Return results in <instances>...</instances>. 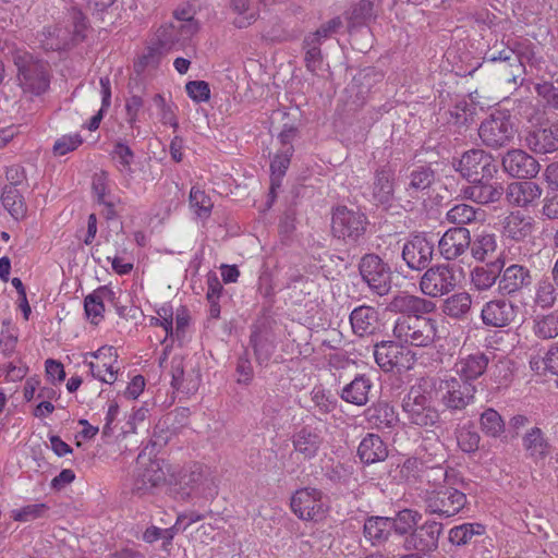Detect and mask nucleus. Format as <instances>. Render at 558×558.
I'll return each mask as SVG.
<instances>
[{
    "mask_svg": "<svg viewBox=\"0 0 558 558\" xmlns=\"http://www.w3.org/2000/svg\"><path fill=\"white\" fill-rule=\"evenodd\" d=\"M422 500L427 513L442 518L456 515L466 505L465 494L450 485L425 490Z\"/></svg>",
    "mask_w": 558,
    "mask_h": 558,
    "instance_id": "nucleus-5",
    "label": "nucleus"
},
{
    "mask_svg": "<svg viewBox=\"0 0 558 558\" xmlns=\"http://www.w3.org/2000/svg\"><path fill=\"white\" fill-rule=\"evenodd\" d=\"M84 310L87 318L90 319L92 324L97 325L98 322L104 317L105 304L101 300V295L94 290L90 294L84 299Z\"/></svg>",
    "mask_w": 558,
    "mask_h": 558,
    "instance_id": "nucleus-56",
    "label": "nucleus"
},
{
    "mask_svg": "<svg viewBox=\"0 0 558 558\" xmlns=\"http://www.w3.org/2000/svg\"><path fill=\"white\" fill-rule=\"evenodd\" d=\"M457 278L449 265H436L427 267L420 281L423 294L429 298H438L453 291Z\"/></svg>",
    "mask_w": 558,
    "mask_h": 558,
    "instance_id": "nucleus-12",
    "label": "nucleus"
},
{
    "mask_svg": "<svg viewBox=\"0 0 558 558\" xmlns=\"http://www.w3.org/2000/svg\"><path fill=\"white\" fill-rule=\"evenodd\" d=\"M446 218L450 223L462 227L476 219V210L470 205L459 204L448 210Z\"/></svg>",
    "mask_w": 558,
    "mask_h": 558,
    "instance_id": "nucleus-55",
    "label": "nucleus"
},
{
    "mask_svg": "<svg viewBox=\"0 0 558 558\" xmlns=\"http://www.w3.org/2000/svg\"><path fill=\"white\" fill-rule=\"evenodd\" d=\"M469 250L476 260L484 262L497 250L496 235L485 231L476 234L473 240L471 239V246Z\"/></svg>",
    "mask_w": 558,
    "mask_h": 558,
    "instance_id": "nucleus-45",
    "label": "nucleus"
},
{
    "mask_svg": "<svg viewBox=\"0 0 558 558\" xmlns=\"http://www.w3.org/2000/svg\"><path fill=\"white\" fill-rule=\"evenodd\" d=\"M372 388L371 378L364 374H359L342 388L340 398L348 403L363 407L369 400Z\"/></svg>",
    "mask_w": 558,
    "mask_h": 558,
    "instance_id": "nucleus-32",
    "label": "nucleus"
},
{
    "mask_svg": "<svg viewBox=\"0 0 558 558\" xmlns=\"http://www.w3.org/2000/svg\"><path fill=\"white\" fill-rule=\"evenodd\" d=\"M324 438L316 428L304 426L293 435L294 450L302 454L304 460L315 458L323 445Z\"/></svg>",
    "mask_w": 558,
    "mask_h": 558,
    "instance_id": "nucleus-30",
    "label": "nucleus"
},
{
    "mask_svg": "<svg viewBox=\"0 0 558 558\" xmlns=\"http://www.w3.org/2000/svg\"><path fill=\"white\" fill-rule=\"evenodd\" d=\"M374 16V2L373 0H361L356 3L349 16H348V27L351 31L352 28L362 26L366 24Z\"/></svg>",
    "mask_w": 558,
    "mask_h": 558,
    "instance_id": "nucleus-51",
    "label": "nucleus"
},
{
    "mask_svg": "<svg viewBox=\"0 0 558 558\" xmlns=\"http://www.w3.org/2000/svg\"><path fill=\"white\" fill-rule=\"evenodd\" d=\"M136 465L132 485L133 494L140 497L145 496L166 482V473L158 460L143 462L142 456L140 454L136 460Z\"/></svg>",
    "mask_w": 558,
    "mask_h": 558,
    "instance_id": "nucleus-15",
    "label": "nucleus"
},
{
    "mask_svg": "<svg viewBox=\"0 0 558 558\" xmlns=\"http://www.w3.org/2000/svg\"><path fill=\"white\" fill-rule=\"evenodd\" d=\"M444 525L435 520H427L403 539L402 547L405 551H415L427 558L438 549L439 538Z\"/></svg>",
    "mask_w": 558,
    "mask_h": 558,
    "instance_id": "nucleus-10",
    "label": "nucleus"
},
{
    "mask_svg": "<svg viewBox=\"0 0 558 558\" xmlns=\"http://www.w3.org/2000/svg\"><path fill=\"white\" fill-rule=\"evenodd\" d=\"M489 357L484 352H475L461 356L454 364V372L458 379L473 383L487 369Z\"/></svg>",
    "mask_w": 558,
    "mask_h": 558,
    "instance_id": "nucleus-28",
    "label": "nucleus"
},
{
    "mask_svg": "<svg viewBox=\"0 0 558 558\" xmlns=\"http://www.w3.org/2000/svg\"><path fill=\"white\" fill-rule=\"evenodd\" d=\"M83 143V138L80 134L63 135L56 141L53 145V153L58 156H64L65 154L75 150Z\"/></svg>",
    "mask_w": 558,
    "mask_h": 558,
    "instance_id": "nucleus-64",
    "label": "nucleus"
},
{
    "mask_svg": "<svg viewBox=\"0 0 558 558\" xmlns=\"http://www.w3.org/2000/svg\"><path fill=\"white\" fill-rule=\"evenodd\" d=\"M357 269L362 281L373 293L379 296L389 293L392 272L389 265L385 263L379 255L375 253L364 254L360 258Z\"/></svg>",
    "mask_w": 558,
    "mask_h": 558,
    "instance_id": "nucleus-7",
    "label": "nucleus"
},
{
    "mask_svg": "<svg viewBox=\"0 0 558 558\" xmlns=\"http://www.w3.org/2000/svg\"><path fill=\"white\" fill-rule=\"evenodd\" d=\"M39 41L47 51H58L69 46L68 33L60 26H46L40 32Z\"/></svg>",
    "mask_w": 558,
    "mask_h": 558,
    "instance_id": "nucleus-42",
    "label": "nucleus"
},
{
    "mask_svg": "<svg viewBox=\"0 0 558 558\" xmlns=\"http://www.w3.org/2000/svg\"><path fill=\"white\" fill-rule=\"evenodd\" d=\"M534 333L541 339H554L558 336V314L550 313L535 319Z\"/></svg>",
    "mask_w": 558,
    "mask_h": 558,
    "instance_id": "nucleus-52",
    "label": "nucleus"
},
{
    "mask_svg": "<svg viewBox=\"0 0 558 558\" xmlns=\"http://www.w3.org/2000/svg\"><path fill=\"white\" fill-rule=\"evenodd\" d=\"M368 225L367 216L360 210L339 206L332 213V234L348 245H362L365 242Z\"/></svg>",
    "mask_w": 558,
    "mask_h": 558,
    "instance_id": "nucleus-3",
    "label": "nucleus"
},
{
    "mask_svg": "<svg viewBox=\"0 0 558 558\" xmlns=\"http://www.w3.org/2000/svg\"><path fill=\"white\" fill-rule=\"evenodd\" d=\"M505 266L502 258H496V260L486 264L485 266L475 267L471 272V281L473 286L480 290H488L496 282L498 283L499 275Z\"/></svg>",
    "mask_w": 558,
    "mask_h": 558,
    "instance_id": "nucleus-35",
    "label": "nucleus"
},
{
    "mask_svg": "<svg viewBox=\"0 0 558 558\" xmlns=\"http://www.w3.org/2000/svg\"><path fill=\"white\" fill-rule=\"evenodd\" d=\"M230 7L238 16L233 20L236 28H246L257 21L258 13L250 10V0H230Z\"/></svg>",
    "mask_w": 558,
    "mask_h": 558,
    "instance_id": "nucleus-50",
    "label": "nucleus"
},
{
    "mask_svg": "<svg viewBox=\"0 0 558 558\" xmlns=\"http://www.w3.org/2000/svg\"><path fill=\"white\" fill-rule=\"evenodd\" d=\"M190 204L196 208L198 217H208L211 213L213 202L210 197L196 187H192L190 192Z\"/></svg>",
    "mask_w": 558,
    "mask_h": 558,
    "instance_id": "nucleus-58",
    "label": "nucleus"
},
{
    "mask_svg": "<svg viewBox=\"0 0 558 558\" xmlns=\"http://www.w3.org/2000/svg\"><path fill=\"white\" fill-rule=\"evenodd\" d=\"M322 498L323 493L317 488H301L292 495L290 507L299 519L316 521L325 515Z\"/></svg>",
    "mask_w": 558,
    "mask_h": 558,
    "instance_id": "nucleus-13",
    "label": "nucleus"
},
{
    "mask_svg": "<svg viewBox=\"0 0 558 558\" xmlns=\"http://www.w3.org/2000/svg\"><path fill=\"white\" fill-rule=\"evenodd\" d=\"M428 383L435 399L444 408V411L451 414L463 412L475 401L477 387L473 383L457 377L430 379Z\"/></svg>",
    "mask_w": 558,
    "mask_h": 558,
    "instance_id": "nucleus-1",
    "label": "nucleus"
},
{
    "mask_svg": "<svg viewBox=\"0 0 558 558\" xmlns=\"http://www.w3.org/2000/svg\"><path fill=\"white\" fill-rule=\"evenodd\" d=\"M421 520L422 514L417 510L407 508L398 511L395 517L390 518L389 525L391 531L405 538L418 525Z\"/></svg>",
    "mask_w": 558,
    "mask_h": 558,
    "instance_id": "nucleus-39",
    "label": "nucleus"
},
{
    "mask_svg": "<svg viewBox=\"0 0 558 558\" xmlns=\"http://www.w3.org/2000/svg\"><path fill=\"white\" fill-rule=\"evenodd\" d=\"M435 398L429 388L428 380L412 386L402 399V412L411 424L428 427L434 426L439 420L438 410L430 404Z\"/></svg>",
    "mask_w": 558,
    "mask_h": 558,
    "instance_id": "nucleus-2",
    "label": "nucleus"
},
{
    "mask_svg": "<svg viewBox=\"0 0 558 558\" xmlns=\"http://www.w3.org/2000/svg\"><path fill=\"white\" fill-rule=\"evenodd\" d=\"M22 88L34 95L44 94L50 85L49 65L27 52L14 57Z\"/></svg>",
    "mask_w": 558,
    "mask_h": 558,
    "instance_id": "nucleus-4",
    "label": "nucleus"
},
{
    "mask_svg": "<svg viewBox=\"0 0 558 558\" xmlns=\"http://www.w3.org/2000/svg\"><path fill=\"white\" fill-rule=\"evenodd\" d=\"M511 116L505 111L490 113L478 128L482 143L489 148H501L509 145L514 137Z\"/></svg>",
    "mask_w": 558,
    "mask_h": 558,
    "instance_id": "nucleus-9",
    "label": "nucleus"
},
{
    "mask_svg": "<svg viewBox=\"0 0 558 558\" xmlns=\"http://www.w3.org/2000/svg\"><path fill=\"white\" fill-rule=\"evenodd\" d=\"M524 141L527 148L537 155L557 151L558 120L547 126H539L529 131Z\"/></svg>",
    "mask_w": 558,
    "mask_h": 558,
    "instance_id": "nucleus-20",
    "label": "nucleus"
},
{
    "mask_svg": "<svg viewBox=\"0 0 558 558\" xmlns=\"http://www.w3.org/2000/svg\"><path fill=\"white\" fill-rule=\"evenodd\" d=\"M367 422L377 429H390L398 422L395 408L388 402L379 401L365 411Z\"/></svg>",
    "mask_w": 558,
    "mask_h": 558,
    "instance_id": "nucleus-33",
    "label": "nucleus"
},
{
    "mask_svg": "<svg viewBox=\"0 0 558 558\" xmlns=\"http://www.w3.org/2000/svg\"><path fill=\"white\" fill-rule=\"evenodd\" d=\"M485 533V526L481 523H463L453 526L449 531V542L456 546H465L471 544L475 537Z\"/></svg>",
    "mask_w": 558,
    "mask_h": 558,
    "instance_id": "nucleus-44",
    "label": "nucleus"
},
{
    "mask_svg": "<svg viewBox=\"0 0 558 558\" xmlns=\"http://www.w3.org/2000/svg\"><path fill=\"white\" fill-rule=\"evenodd\" d=\"M173 22L161 25L156 32V41L153 47L148 48V53L144 54L140 61V65L146 66L149 64L150 58L154 54H161L170 50H179L184 46L181 36Z\"/></svg>",
    "mask_w": 558,
    "mask_h": 558,
    "instance_id": "nucleus-22",
    "label": "nucleus"
},
{
    "mask_svg": "<svg viewBox=\"0 0 558 558\" xmlns=\"http://www.w3.org/2000/svg\"><path fill=\"white\" fill-rule=\"evenodd\" d=\"M453 169L468 182L476 179H493L498 172L494 157L483 149L464 151L460 158L452 159Z\"/></svg>",
    "mask_w": 558,
    "mask_h": 558,
    "instance_id": "nucleus-6",
    "label": "nucleus"
},
{
    "mask_svg": "<svg viewBox=\"0 0 558 558\" xmlns=\"http://www.w3.org/2000/svg\"><path fill=\"white\" fill-rule=\"evenodd\" d=\"M492 179H476L462 186L460 195L480 205H487L498 202L504 195L505 189L500 183L490 182Z\"/></svg>",
    "mask_w": 558,
    "mask_h": 558,
    "instance_id": "nucleus-19",
    "label": "nucleus"
},
{
    "mask_svg": "<svg viewBox=\"0 0 558 558\" xmlns=\"http://www.w3.org/2000/svg\"><path fill=\"white\" fill-rule=\"evenodd\" d=\"M389 307L391 311L402 314L401 317L422 318L433 313L436 310V304L421 296L398 294L391 300Z\"/></svg>",
    "mask_w": 558,
    "mask_h": 558,
    "instance_id": "nucleus-24",
    "label": "nucleus"
},
{
    "mask_svg": "<svg viewBox=\"0 0 558 558\" xmlns=\"http://www.w3.org/2000/svg\"><path fill=\"white\" fill-rule=\"evenodd\" d=\"M393 335L407 344L427 347L434 342L436 322L429 317H399L395 323Z\"/></svg>",
    "mask_w": 558,
    "mask_h": 558,
    "instance_id": "nucleus-8",
    "label": "nucleus"
},
{
    "mask_svg": "<svg viewBox=\"0 0 558 558\" xmlns=\"http://www.w3.org/2000/svg\"><path fill=\"white\" fill-rule=\"evenodd\" d=\"M472 308V298L468 292H458L447 298L442 313L454 319H465Z\"/></svg>",
    "mask_w": 558,
    "mask_h": 558,
    "instance_id": "nucleus-37",
    "label": "nucleus"
},
{
    "mask_svg": "<svg viewBox=\"0 0 558 558\" xmlns=\"http://www.w3.org/2000/svg\"><path fill=\"white\" fill-rule=\"evenodd\" d=\"M311 400L313 401L317 412L320 414H328L337 407V400L335 397L322 387L313 388L311 391Z\"/></svg>",
    "mask_w": 558,
    "mask_h": 558,
    "instance_id": "nucleus-54",
    "label": "nucleus"
},
{
    "mask_svg": "<svg viewBox=\"0 0 558 558\" xmlns=\"http://www.w3.org/2000/svg\"><path fill=\"white\" fill-rule=\"evenodd\" d=\"M293 146H287L277 153L270 163V192L274 193L276 189L280 187L281 179L286 174L291 157L293 155Z\"/></svg>",
    "mask_w": 558,
    "mask_h": 558,
    "instance_id": "nucleus-41",
    "label": "nucleus"
},
{
    "mask_svg": "<svg viewBox=\"0 0 558 558\" xmlns=\"http://www.w3.org/2000/svg\"><path fill=\"white\" fill-rule=\"evenodd\" d=\"M186 484H190L192 487L202 488L203 493L210 492L216 487L210 470L203 465H195V469L189 474Z\"/></svg>",
    "mask_w": 558,
    "mask_h": 558,
    "instance_id": "nucleus-53",
    "label": "nucleus"
},
{
    "mask_svg": "<svg viewBox=\"0 0 558 558\" xmlns=\"http://www.w3.org/2000/svg\"><path fill=\"white\" fill-rule=\"evenodd\" d=\"M422 477L425 478L427 483L432 484L434 488H438L442 486V483H449L450 481L449 471L440 463L422 471Z\"/></svg>",
    "mask_w": 558,
    "mask_h": 558,
    "instance_id": "nucleus-60",
    "label": "nucleus"
},
{
    "mask_svg": "<svg viewBox=\"0 0 558 558\" xmlns=\"http://www.w3.org/2000/svg\"><path fill=\"white\" fill-rule=\"evenodd\" d=\"M521 442L525 457L535 464L543 462L550 453L549 440L538 426L527 428L522 435Z\"/></svg>",
    "mask_w": 558,
    "mask_h": 558,
    "instance_id": "nucleus-26",
    "label": "nucleus"
},
{
    "mask_svg": "<svg viewBox=\"0 0 558 558\" xmlns=\"http://www.w3.org/2000/svg\"><path fill=\"white\" fill-rule=\"evenodd\" d=\"M113 158L118 159L119 170L121 172L131 173V165L134 160V153L126 144L117 142L112 150Z\"/></svg>",
    "mask_w": 558,
    "mask_h": 558,
    "instance_id": "nucleus-59",
    "label": "nucleus"
},
{
    "mask_svg": "<svg viewBox=\"0 0 558 558\" xmlns=\"http://www.w3.org/2000/svg\"><path fill=\"white\" fill-rule=\"evenodd\" d=\"M435 243L424 234H415L403 244L401 257L407 266L415 271H422L430 264Z\"/></svg>",
    "mask_w": 558,
    "mask_h": 558,
    "instance_id": "nucleus-14",
    "label": "nucleus"
},
{
    "mask_svg": "<svg viewBox=\"0 0 558 558\" xmlns=\"http://www.w3.org/2000/svg\"><path fill=\"white\" fill-rule=\"evenodd\" d=\"M186 94L195 102H205L210 98L209 84L205 81H191L185 85Z\"/></svg>",
    "mask_w": 558,
    "mask_h": 558,
    "instance_id": "nucleus-63",
    "label": "nucleus"
},
{
    "mask_svg": "<svg viewBox=\"0 0 558 558\" xmlns=\"http://www.w3.org/2000/svg\"><path fill=\"white\" fill-rule=\"evenodd\" d=\"M533 277L529 268L523 265L512 264L502 270L498 280V292L501 295H512L522 289L530 288Z\"/></svg>",
    "mask_w": 558,
    "mask_h": 558,
    "instance_id": "nucleus-23",
    "label": "nucleus"
},
{
    "mask_svg": "<svg viewBox=\"0 0 558 558\" xmlns=\"http://www.w3.org/2000/svg\"><path fill=\"white\" fill-rule=\"evenodd\" d=\"M409 349L392 340L380 341L374 345L375 362L384 372H390L398 366L407 367L404 360L409 361Z\"/></svg>",
    "mask_w": 558,
    "mask_h": 558,
    "instance_id": "nucleus-21",
    "label": "nucleus"
},
{
    "mask_svg": "<svg viewBox=\"0 0 558 558\" xmlns=\"http://www.w3.org/2000/svg\"><path fill=\"white\" fill-rule=\"evenodd\" d=\"M519 306L507 299L486 302L481 311L482 323L488 328H505L517 320Z\"/></svg>",
    "mask_w": 558,
    "mask_h": 558,
    "instance_id": "nucleus-16",
    "label": "nucleus"
},
{
    "mask_svg": "<svg viewBox=\"0 0 558 558\" xmlns=\"http://www.w3.org/2000/svg\"><path fill=\"white\" fill-rule=\"evenodd\" d=\"M501 165L507 174L517 179H533L541 169L538 161L522 149L508 150Z\"/></svg>",
    "mask_w": 558,
    "mask_h": 558,
    "instance_id": "nucleus-17",
    "label": "nucleus"
},
{
    "mask_svg": "<svg viewBox=\"0 0 558 558\" xmlns=\"http://www.w3.org/2000/svg\"><path fill=\"white\" fill-rule=\"evenodd\" d=\"M235 373L239 384L248 385L254 378V369L250 360L247 349L238 357Z\"/></svg>",
    "mask_w": 558,
    "mask_h": 558,
    "instance_id": "nucleus-61",
    "label": "nucleus"
},
{
    "mask_svg": "<svg viewBox=\"0 0 558 558\" xmlns=\"http://www.w3.org/2000/svg\"><path fill=\"white\" fill-rule=\"evenodd\" d=\"M361 461L372 464L384 461L388 457V449L383 439L375 434H367L357 448Z\"/></svg>",
    "mask_w": 558,
    "mask_h": 558,
    "instance_id": "nucleus-34",
    "label": "nucleus"
},
{
    "mask_svg": "<svg viewBox=\"0 0 558 558\" xmlns=\"http://www.w3.org/2000/svg\"><path fill=\"white\" fill-rule=\"evenodd\" d=\"M480 427L486 436L497 438L505 432V422L495 409L488 408L480 416Z\"/></svg>",
    "mask_w": 558,
    "mask_h": 558,
    "instance_id": "nucleus-48",
    "label": "nucleus"
},
{
    "mask_svg": "<svg viewBox=\"0 0 558 558\" xmlns=\"http://www.w3.org/2000/svg\"><path fill=\"white\" fill-rule=\"evenodd\" d=\"M534 304L543 310L551 308L558 302V283L553 277H543L535 286Z\"/></svg>",
    "mask_w": 558,
    "mask_h": 558,
    "instance_id": "nucleus-38",
    "label": "nucleus"
},
{
    "mask_svg": "<svg viewBox=\"0 0 558 558\" xmlns=\"http://www.w3.org/2000/svg\"><path fill=\"white\" fill-rule=\"evenodd\" d=\"M513 49L515 51V54L520 59V63L523 65L524 69L529 66L531 72H533L534 70L539 71L542 69V64L545 61L539 52V49L536 46H534L527 40H524L518 43ZM527 70H525V72Z\"/></svg>",
    "mask_w": 558,
    "mask_h": 558,
    "instance_id": "nucleus-46",
    "label": "nucleus"
},
{
    "mask_svg": "<svg viewBox=\"0 0 558 558\" xmlns=\"http://www.w3.org/2000/svg\"><path fill=\"white\" fill-rule=\"evenodd\" d=\"M533 229V219L520 213H511L506 219L505 232L514 241H522L530 236Z\"/></svg>",
    "mask_w": 558,
    "mask_h": 558,
    "instance_id": "nucleus-36",
    "label": "nucleus"
},
{
    "mask_svg": "<svg viewBox=\"0 0 558 558\" xmlns=\"http://www.w3.org/2000/svg\"><path fill=\"white\" fill-rule=\"evenodd\" d=\"M389 522V517H369L364 523V536L369 539L373 545L384 543L388 539L391 532Z\"/></svg>",
    "mask_w": 558,
    "mask_h": 558,
    "instance_id": "nucleus-40",
    "label": "nucleus"
},
{
    "mask_svg": "<svg viewBox=\"0 0 558 558\" xmlns=\"http://www.w3.org/2000/svg\"><path fill=\"white\" fill-rule=\"evenodd\" d=\"M3 207L15 219H23L27 213V206L23 195L12 185H5L1 194Z\"/></svg>",
    "mask_w": 558,
    "mask_h": 558,
    "instance_id": "nucleus-43",
    "label": "nucleus"
},
{
    "mask_svg": "<svg viewBox=\"0 0 558 558\" xmlns=\"http://www.w3.org/2000/svg\"><path fill=\"white\" fill-rule=\"evenodd\" d=\"M250 345L254 350L255 360L259 365L267 364L274 353L272 343L262 336L258 328L250 335Z\"/></svg>",
    "mask_w": 558,
    "mask_h": 558,
    "instance_id": "nucleus-49",
    "label": "nucleus"
},
{
    "mask_svg": "<svg viewBox=\"0 0 558 558\" xmlns=\"http://www.w3.org/2000/svg\"><path fill=\"white\" fill-rule=\"evenodd\" d=\"M483 60L485 63L494 64L504 81L513 84H517L518 80L523 82L525 69L513 48L505 47L502 44L494 46L485 52Z\"/></svg>",
    "mask_w": 558,
    "mask_h": 558,
    "instance_id": "nucleus-11",
    "label": "nucleus"
},
{
    "mask_svg": "<svg viewBox=\"0 0 558 558\" xmlns=\"http://www.w3.org/2000/svg\"><path fill=\"white\" fill-rule=\"evenodd\" d=\"M504 193L510 205L527 208L537 204L543 189L537 183L525 179V181L511 182Z\"/></svg>",
    "mask_w": 558,
    "mask_h": 558,
    "instance_id": "nucleus-25",
    "label": "nucleus"
},
{
    "mask_svg": "<svg viewBox=\"0 0 558 558\" xmlns=\"http://www.w3.org/2000/svg\"><path fill=\"white\" fill-rule=\"evenodd\" d=\"M47 511L48 506L46 504H32L12 510L11 518L17 522H29L44 517Z\"/></svg>",
    "mask_w": 558,
    "mask_h": 558,
    "instance_id": "nucleus-57",
    "label": "nucleus"
},
{
    "mask_svg": "<svg viewBox=\"0 0 558 558\" xmlns=\"http://www.w3.org/2000/svg\"><path fill=\"white\" fill-rule=\"evenodd\" d=\"M404 190L409 197L418 198L420 193L428 191L436 180V172L430 166H416L407 175Z\"/></svg>",
    "mask_w": 558,
    "mask_h": 558,
    "instance_id": "nucleus-31",
    "label": "nucleus"
},
{
    "mask_svg": "<svg viewBox=\"0 0 558 558\" xmlns=\"http://www.w3.org/2000/svg\"><path fill=\"white\" fill-rule=\"evenodd\" d=\"M457 440L463 452L471 453L478 449L481 437L475 430L462 428L457 435Z\"/></svg>",
    "mask_w": 558,
    "mask_h": 558,
    "instance_id": "nucleus-62",
    "label": "nucleus"
},
{
    "mask_svg": "<svg viewBox=\"0 0 558 558\" xmlns=\"http://www.w3.org/2000/svg\"><path fill=\"white\" fill-rule=\"evenodd\" d=\"M395 173L387 165L378 167L374 172L372 197L376 205H389L395 195Z\"/></svg>",
    "mask_w": 558,
    "mask_h": 558,
    "instance_id": "nucleus-29",
    "label": "nucleus"
},
{
    "mask_svg": "<svg viewBox=\"0 0 558 558\" xmlns=\"http://www.w3.org/2000/svg\"><path fill=\"white\" fill-rule=\"evenodd\" d=\"M349 319L353 333L361 338L373 336L379 329V313L373 306L361 305L355 307Z\"/></svg>",
    "mask_w": 558,
    "mask_h": 558,
    "instance_id": "nucleus-27",
    "label": "nucleus"
},
{
    "mask_svg": "<svg viewBox=\"0 0 558 558\" xmlns=\"http://www.w3.org/2000/svg\"><path fill=\"white\" fill-rule=\"evenodd\" d=\"M471 246V234L464 227L448 229L438 241V250L446 260H454Z\"/></svg>",
    "mask_w": 558,
    "mask_h": 558,
    "instance_id": "nucleus-18",
    "label": "nucleus"
},
{
    "mask_svg": "<svg viewBox=\"0 0 558 558\" xmlns=\"http://www.w3.org/2000/svg\"><path fill=\"white\" fill-rule=\"evenodd\" d=\"M320 46L322 41H317L316 37L306 36L303 40L304 63L306 70L313 74H317L324 63Z\"/></svg>",
    "mask_w": 558,
    "mask_h": 558,
    "instance_id": "nucleus-47",
    "label": "nucleus"
}]
</instances>
